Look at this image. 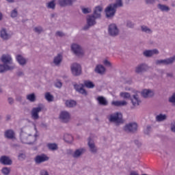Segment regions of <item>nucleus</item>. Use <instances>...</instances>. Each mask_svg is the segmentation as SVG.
Masks as SVG:
<instances>
[{
	"label": "nucleus",
	"mask_w": 175,
	"mask_h": 175,
	"mask_svg": "<svg viewBox=\"0 0 175 175\" xmlns=\"http://www.w3.org/2000/svg\"><path fill=\"white\" fill-rule=\"evenodd\" d=\"M8 102L9 105H13V103H14V99L12 97H9L8 98Z\"/></svg>",
	"instance_id": "bf43d9fd"
},
{
	"label": "nucleus",
	"mask_w": 175,
	"mask_h": 175,
	"mask_svg": "<svg viewBox=\"0 0 175 175\" xmlns=\"http://www.w3.org/2000/svg\"><path fill=\"white\" fill-rule=\"evenodd\" d=\"M97 100L101 106H107L109 105V101L104 96H99L97 97Z\"/></svg>",
	"instance_id": "7c9ffc66"
},
{
	"label": "nucleus",
	"mask_w": 175,
	"mask_h": 175,
	"mask_svg": "<svg viewBox=\"0 0 175 175\" xmlns=\"http://www.w3.org/2000/svg\"><path fill=\"white\" fill-rule=\"evenodd\" d=\"M33 31L36 33H38V35H40V33H42V32L44 31L43 27L42 26H37V27L33 28Z\"/></svg>",
	"instance_id": "79ce46f5"
},
{
	"label": "nucleus",
	"mask_w": 175,
	"mask_h": 175,
	"mask_svg": "<svg viewBox=\"0 0 175 175\" xmlns=\"http://www.w3.org/2000/svg\"><path fill=\"white\" fill-rule=\"evenodd\" d=\"M169 102L175 105V92L169 98Z\"/></svg>",
	"instance_id": "864d4df0"
},
{
	"label": "nucleus",
	"mask_w": 175,
	"mask_h": 175,
	"mask_svg": "<svg viewBox=\"0 0 175 175\" xmlns=\"http://www.w3.org/2000/svg\"><path fill=\"white\" fill-rule=\"evenodd\" d=\"M63 58L64 57L61 53H59L56 56H55L53 60V63L54 64L55 66H61Z\"/></svg>",
	"instance_id": "4be33fe9"
},
{
	"label": "nucleus",
	"mask_w": 175,
	"mask_h": 175,
	"mask_svg": "<svg viewBox=\"0 0 175 175\" xmlns=\"http://www.w3.org/2000/svg\"><path fill=\"white\" fill-rule=\"evenodd\" d=\"M46 146L50 151H57L58 150V145L55 143H49Z\"/></svg>",
	"instance_id": "c9c22d12"
},
{
	"label": "nucleus",
	"mask_w": 175,
	"mask_h": 175,
	"mask_svg": "<svg viewBox=\"0 0 175 175\" xmlns=\"http://www.w3.org/2000/svg\"><path fill=\"white\" fill-rule=\"evenodd\" d=\"M71 73L73 76H80L81 75V66L77 63H73L70 66Z\"/></svg>",
	"instance_id": "9d476101"
},
{
	"label": "nucleus",
	"mask_w": 175,
	"mask_h": 175,
	"mask_svg": "<svg viewBox=\"0 0 175 175\" xmlns=\"http://www.w3.org/2000/svg\"><path fill=\"white\" fill-rule=\"evenodd\" d=\"M108 35L111 38H116L120 35V29L116 23H111L108 26Z\"/></svg>",
	"instance_id": "20e7f679"
},
{
	"label": "nucleus",
	"mask_w": 175,
	"mask_h": 175,
	"mask_svg": "<svg viewBox=\"0 0 175 175\" xmlns=\"http://www.w3.org/2000/svg\"><path fill=\"white\" fill-rule=\"evenodd\" d=\"M144 132L145 135H150L151 133V126L148 125Z\"/></svg>",
	"instance_id": "09e8293b"
},
{
	"label": "nucleus",
	"mask_w": 175,
	"mask_h": 175,
	"mask_svg": "<svg viewBox=\"0 0 175 175\" xmlns=\"http://www.w3.org/2000/svg\"><path fill=\"white\" fill-rule=\"evenodd\" d=\"M77 0H58V3L62 8H66V6H72Z\"/></svg>",
	"instance_id": "aec40b11"
},
{
	"label": "nucleus",
	"mask_w": 175,
	"mask_h": 175,
	"mask_svg": "<svg viewBox=\"0 0 175 175\" xmlns=\"http://www.w3.org/2000/svg\"><path fill=\"white\" fill-rule=\"evenodd\" d=\"M175 62V55L170 57L164 59H157L155 61V65H165L167 66L168 65H173Z\"/></svg>",
	"instance_id": "0eeeda50"
},
{
	"label": "nucleus",
	"mask_w": 175,
	"mask_h": 175,
	"mask_svg": "<svg viewBox=\"0 0 175 175\" xmlns=\"http://www.w3.org/2000/svg\"><path fill=\"white\" fill-rule=\"evenodd\" d=\"M1 62L4 64V65H10L11 66H14L13 64V59L12 58V55L9 54H3L1 57Z\"/></svg>",
	"instance_id": "f8f14e48"
},
{
	"label": "nucleus",
	"mask_w": 175,
	"mask_h": 175,
	"mask_svg": "<svg viewBox=\"0 0 175 175\" xmlns=\"http://www.w3.org/2000/svg\"><path fill=\"white\" fill-rule=\"evenodd\" d=\"M141 31L142 32H144L145 33H152V29H151L150 27L146 25L141 26Z\"/></svg>",
	"instance_id": "e433bc0d"
},
{
	"label": "nucleus",
	"mask_w": 175,
	"mask_h": 175,
	"mask_svg": "<svg viewBox=\"0 0 175 175\" xmlns=\"http://www.w3.org/2000/svg\"><path fill=\"white\" fill-rule=\"evenodd\" d=\"M16 59L21 66H25L28 62V59H25L23 55H16Z\"/></svg>",
	"instance_id": "5701e85b"
},
{
	"label": "nucleus",
	"mask_w": 175,
	"mask_h": 175,
	"mask_svg": "<svg viewBox=\"0 0 175 175\" xmlns=\"http://www.w3.org/2000/svg\"><path fill=\"white\" fill-rule=\"evenodd\" d=\"M167 120V115L159 113L156 116L157 122H163V121H166Z\"/></svg>",
	"instance_id": "2f4dec72"
},
{
	"label": "nucleus",
	"mask_w": 175,
	"mask_h": 175,
	"mask_svg": "<svg viewBox=\"0 0 175 175\" xmlns=\"http://www.w3.org/2000/svg\"><path fill=\"white\" fill-rule=\"evenodd\" d=\"M6 1L8 2V3H14L15 0H5Z\"/></svg>",
	"instance_id": "338daca9"
},
{
	"label": "nucleus",
	"mask_w": 175,
	"mask_h": 175,
	"mask_svg": "<svg viewBox=\"0 0 175 175\" xmlns=\"http://www.w3.org/2000/svg\"><path fill=\"white\" fill-rule=\"evenodd\" d=\"M171 131L175 132V122H173L171 124Z\"/></svg>",
	"instance_id": "680f3d73"
},
{
	"label": "nucleus",
	"mask_w": 175,
	"mask_h": 175,
	"mask_svg": "<svg viewBox=\"0 0 175 175\" xmlns=\"http://www.w3.org/2000/svg\"><path fill=\"white\" fill-rule=\"evenodd\" d=\"M96 19L95 16L93 15H89L87 18V25L83 27V29L85 31H87L90 27H94V25H96Z\"/></svg>",
	"instance_id": "4468645a"
},
{
	"label": "nucleus",
	"mask_w": 175,
	"mask_h": 175,
	"mask_svg": "<svg viewBox=\"0 0 175 175\" xmlns=\"http://www.w3.org/2000/svg\"><path fill=\"white\" fill-rule=\"evenodd\" d=\"M40 175H50V174H49V172H47V170H42L40 172Z\"/></svg>",
	"instance_id": "4d7b16f0"
},
{
	"label": "nucleus",
	"mask_w": 175,
	"mask_h": 175,
	"mask_svg": "<svg viewBox=\"0 0 175 175\" xmlns=\"http://www.w3.org/2000/svg\"><path fill=\"white\" fill-rule=\"evenodd\" d=\"M117 8L111 4H109L105 10V16L107 18H113L116 16Z\"/></svg>",
	"instance_id": "6e6552de"
},
{
	"label": "nucleus",
	"mask_w": 175,
	"mask_h": 175,
	"mask_svg": "<svg viewBox=\"0 0 175 175\" xmlns=\"http://www.w3.org/2000/svg\"><path fill=\"white\" fill-rule=\"evenodd\" d=\"M45 99L48 102H53V100H54V96L51 95V94H50V92H46L45 94Z\"/></svg>",
	"instance_id": "a19ab883"
},
{
	"label": "nucleus",
	"mask_w": 175,
	"mask_h": 175,
	"mask_svg": "<svg viewBox=\"0 0 175 175\" xmlns=\"http://www.w3.org/2000/svg\"><path fill=\"white\" fill-rule=\"evenodd\" d=\"M59 120L63 124H68L70 122V113L68 111H62L59 115Z\"/></svg>",
	"instance_id": "1a4fd4ad"
},
{
	"label": "nucleus",
	"mask_w": 175,
	"mask_h": 175,
	"mask_svg": "<svg viewBox=\"0 0 175 175\" xmlns=\"http://www.w3.org/2000/svg\"><path fill=\"white\" fill-rule=\"evenodd\" d=\"M130 175H139V173L136 172V171H132Z\"/></svg>",
	"instance_id": "0e129e2a"
},
{
	"label": "nucleus",
	"mask_w": 175,
	"mask_h": 175,
	"mask_svg": "<svg viewBox=\"0 0 175 175\" xmlns=\"http://www.w3.org/2000/svg\"><path fill=\"white\" fill-rule=\"evenodd\" d=\"M111 4L116 9H117L118 8H122V6H124V3H122V0H116V2L114 3Z\"/></svg>",
	"instance_id": "4c0bfd02"
},
{
	"label": "nucleus",
	"mask_w": 175,
	"mask_h": 175,
	"mask_svg": "<svg viewBox=\"0 0 175 175\" xmlns=\"http://www.w3.org/2000/svg\"><path fill=\"white\" fill-rule=\"evenodd\" d=\"M141 95L143 96V98H145V99H148L149 98H152V96L155 95V93H154V90L150 89H144L142 91Z\"/></svg>",
	"instance_id": "6ab92c4d"
},
{
	"label": "nucleus",
	"mask_w": 175,
	"mask_h": 175,
	"mask_svg": "<svg viewBox=\"0 0 175 175\" xmlns=\"http://www.w3.org/2000/svg\"><path fill=\"white\" fill-rule=\"evenodd\" d=\"M122 129L126 133H136L137 132V123L130 122L126 124L123 126Z\"/></svg>",
	"instance_id": "39448f33"
},
{
	"label": "nucleus",
	"mask_w": 175,
	"mask_h": 175,
	"mask_svg": "<svg viewBox=\"0 0 175 175\" xmlns=\"http://www.w3.org/2000/svg\"><path fill=\"white\" fill-rule=\"evenodd\" d=\"M27 158V156L24 153H20L18 156V159L19 161H24Z\"/></svg>",
	"instance_id": "603ef678"
},
{
	"label": "nucleus",
	"mask_w": 175,
	"mask_h": 175,
	"mask_svg": "<svg viewBox=\"0 0 175 175\" xmlns=\"http://www.w3.org/2000/svg\"><path fill=\"white\" fill-rule=\"evenodd\" d=\"M65 105L66 107L73 108L76 107L77 103L75 100H66Z\"/></svg>",
	"instance_id": "473e14b6"
},
{
	"label": "nucleus",
	"mask_w": 175,
	"mask_h": 175,
	"mask_svg": "<svg viewBox=\"0 0 175 175\" xmlns=\"http://www.w3.org/2000/svg\"><path fill=\"white\" fill-rule=\"evenodd\" d=\"M55 85L57 87V88H61V87H62V82L57 81L55 83Z\"/></svg>",
	"instance_id": "052dcab7"
},
{
	"label": "nucleus",
	"mask_w": 175,
	"mask_h": 175,
	"mask_svg": "<svg viewBox=\"0 0 175 175\" xmlns=\"http://www.w3.org/2000/svg\"><path fill=\"white\" fill-rule=\"evenodd\" d=\"M95 73L98 75H105L106 73V68L102 64H98L94 68Z\"/></svg>",
	"instance_id": "cd10ccee"
},
{
	"label": "nucleus",
	"mask_w": 175,
	"mask_h": 175,
	"mask_svg": "<svg viewBox=\"0 0 175 175\" xmlns=\"http://www.w3.org/2000/svg\"><path fill=\"white\" fill-rule=\"evenodd\" d=\"M16 68V66H10L6 64H0V73H5L8 70H13Z\"/></svg>",
	"instance_id": "393cba45"
},
{
	"label": "nucleus",
	"mask_w": 175,
	"mask_h": 175,
	"mask_svg": "<svg viewBox=\"0 0 175 175\" xmlns=\"http://www.w3.org/2000/svg\"><path fill=\"white\" fill-rule=\"evenodd\" d=\"M81 10L83 14H88L89 13H91L92 12V10H91V8H83L81 9Z\"/></svg>",
	"instance_id": "de8ad7c7"
},
{
	"label": "nucleus",
	"mask_w": 175,
	"mask_h": 175,
	"mask_svg": "<svg viewBox=\"0 0 175 175\" xmlns=\"http://www.w3.org/2000/svg\"><path fill=\"white\" fill-rule=\"evenodd\" d=\"M0 163L4 166H10L13 165V161H12L10 157L3 155L0 157Z\"/></svg>",
	"instance_id": "2eb2a0df"
},
{
	"label": "nucleus",
	"mask_w": 175,
	"mask_h": 175,
	"mask_svg": "<svg viewBox=\"0 0 175 175\" xmlns=\"http://www.w3.org/2000/svg\"><path fill=\"white\" fill-rule=\"evenodd\" d=\"M157 8L160 12H162L163 13H169V12H170V7L166 4L159 3L157 5Z\"/></svg>",
	"instance_id": "412c9836"
},
{
	"label": "nucleus",
	"mask_w": 175,
	"mask_h": 175,
	"mask_svg": "<svg viewBox=\"0 0 175 175\" xmlns=\"http://www.w3.org/2000/svg\"><path fill=\"white\" fill-rule=\"evenodd\" d=\"M43 109H44L43 104H39L38 107H33L31 111V118L33 120H39V113L42 111Z\"/></svg>",
	"instance_id": "423d86ee"
},
{
	"label": "nucleus",
	"mask_w": 175,
	"mask_h": 175,
	"mask_svg": "<svg viewBox=\"0 0 175 175\" xmlns=\"http://www.w3.org/2000/svg\"><path fill=\"white\" fill-rule=\"evenodd\" d=\"M120 96L124 98V99H131V98H132V96H131V94L128 92H121Z\"/></svg>",
	"instance_id": "37998d69"
},
{
	"label": "nucleus",
	"mask_w": 175,
	"mask_h": 175,
	"mask_svg": "<svg viewBox=\"0 0 175 175\" xmlns=\"http://www.w3.org/2000/svg\"><path fill=\"white\" fill-rule=\"evenodd\" d=\"M103 64H104V65H105V66L111 68V63L110 62H109L108 60H104Z\"/></svg>",
	"instance_id": "5fc2aeb1"
},
{
	"label": "nucleus",
	"mask_w": 175,
	"mask_h": 175,
	"mask_svg": "<svg viewBox=\"0 0 175 175\" xmlns=\"http://www.w3.org/2000/svg\"><path fill=\"white\" fill-rule=\"evenodd\" d=\"M50 158L47 157L46 154H42L36 156L34 158V162L36 165H40V163H43L44 162H47Z\"/></svg>",
	"instance_id": "ddd939ff"
},
{
	"label": "nucleus",
	"mask_w": 175,
	"mask_h": 175,
	"mask_svg": "<svg viewBox=\"0 0 175 175\" xmlns=\"http://www.w3.org/2000/svg\"><path fill=\"white\" fill-rule=\"evenodd\" d=\"M88 146L89 151L90 152H91V154L98 153V148L96 147V145H95V142H94V141L91 139V138L88 139Z\"/></svg>",
	"instance_id": "dca6fc26"
},
{
	"label": "nucleus",
	"mask_w": 175,
	"mask_h": 175,
	"mask_svg": "<svg viewBox=\"0 0 175 175\" xmlns=\"http://www.w3.org/2000/svg\"><path fill=\"white\" fill-rule=\"evenodd\" d=\"M48 9H55V1L53 0L47 3Z\"/></svg>",
	"instance_id": "49530a36"
},
{
	"label": "nucleus",
	"mask_w": 175,
	"mask_h": 175,
	"mask_svg": "<svg viewBox=\"0 0 175 175\" xmlns=\"http://www.w3.org/2000/svg\"><path fill=\"white\" fill-rule=\"evenodd\" d=\"M0 36L1 39L3 40H9L10 38H12V36H10L8 33V31L6 30L5 28H1L0 31Z\"/></svg>",
	"instance_id": "bb28decb"
},
{
	"label": "nucleus",
	"mask_w": 175,
	"mask_h": 175,
	"mask_svg": "<svg viewBox=\"0 0 175 175\" xmlns=\"http://www.w3.org/2000/svg\"><path fill=\"white\" fill-rule=\"evenodd\" d=\"M126 25V27H127L128 28H134V27H135V23H133V22H132V21H127Z\"/></svg>",
	"instance_id": "3c124183"
},
{
	"label": "nucleus",
	"mask_w": 175,
	"mask_h": 175,
	"mask_svg": "<svg viewBox=\"0 0 175 175\" xmlns=\"http://www.w3.org/2000/svg\"><path fill=\"white\" fill-rule=\"evenodd\" d=\"M1 172L4 174V175H9L10 174V168L8 167H4L1 169Z\"/></svg>",
	"instance_id": "a18cd8bd"
},
{
	"label": "nucleus",
	"mask_w": 175,
	"mask_h": 175,
	"mask_svg": "<svg viewBox=\"0 0 175 175\" xmlns=\"http://www.w3.org/2000/svg\"><path fill=\"white\" fill-rule=\"evenodd\" d=\"M26 99L29 100V102L33 103V102H36V95H35V93L27 94L26 96Z\"/></svg>",
	"instance_id": "f704fd0d"
},
{
	"label": "nucleus",
	"mask_w": 175,
	"mask_h": 175,
	"mask_svg": "<svg viewBox=\"0 0 175 175\" xmlns=\"http://www.w3.org/2000/svg\"><path fill=\"white\" fill-rule=\"evenodd\" d=\"M86 150L85 148H81L75 150L74 153L72 154L73 158H80L83 154L85 152Z\"/></svg>",
	"instance_id": "c85d7f7f"
},
{
	"label": "nucleus",
	"mask_w": 175,
	"mask_h": 175,
	"mask_svg": "<svg viewBox=\"0 0 175 175\" xmlns=\"http://www.w3.org/2000/svg\"><path fill=\"white\" fill-rule=\"evenodd\" d=\"M4 137H5V139H10L11 140L13 139H16V133H14V131H13L12 129L6 130L4 132Z\"/></svg>",
	"instance_id": "b1692460"
},
{
	"label": "nucleus",
	"mask_w": 175,
	"mask_h": 175,
	"mask_svg": "<svg viewBox=\"0 0 175 175\" xmlns=\"http://www.w3.org/2000/svg\"><path fill=\"white\" fill-rule=\"evenodd\" d=\"M84 85L86 88H95V84L91 81H84Z\"/></svg>",
	"instance_id": "ea45409f"
},
{
	"label": "nucleus",
	"mask_w": 175,
	"mask_h": 175,
	"mask_svg": "<svg viewBox=\"0 0 175 175\" xmlns=\"http://www.w3.org/2000/svg\"><path fill=\"white\" fill-rule=\"evenodd\" d=\"M111 105L113 106H117L118 107H120L122 106H126L128 103L125 100H117V101H112Z\"/></svg>",
	"instance_id": "72a5a7b5"
},
{
	"label": "nucleus",
	"mask_w": 175,
	"mask_h": 175,
	"mask_svg": "<svg viewBox=\"0 0 175 175\" xmlns=\"http://www.w3.org/2000/svg\"><path fill=\"white\" fill-rule=\"evenodd\" d=\"M130 100L133 107H137V106H140V103H142V100L137 94H133L130 98Z\"/></svg>",
	"instance_id": "f3484780"
},
{
	"label": "nucleus",
	"mask_w": 175,
	"mask_h": 175,
	"mask_svg": "<svg viewBox=\"0 0 175 175\" xmlns=\"http://www.w3.org/2000/svg\"><path fill=\"white\" fill-rule=\"evenodd\" d=\"M71 51L76 57H83L84 55V51L81 45L77 43H72L70 45Z\"/></svg>",
	"instance_id": "f03ea898"
},
{
	"label": "nucleus",
	"mask_w": 175,
	"mask_h": 175,
	"mask_svg": "<svg viewBox=\"0 0 175 175\" xmlns=\"http://www.w3.org/2000/svg\"><path fill=\"white\" fill-rule=\"evenodd\" d=\"M64 139L66 143H72L73 142V136L70 134H65Z\"/></svg>",
	"instance_id": "58836bf2"
},
{
	"label": "nucleus",
	"mask_w": 175,
	"mask_h": 175,
	"mask_svg": "<svg viewBox=\"0 0 175 175\" xmlns=\"http://www.w3.org/2000/svg\"><path fill=\"white\" fill-rule=\"evenodd\" d=\"M166 75L167 77H173V73L172 72H167Z\"/></svg>",
	"instance_id": "69168bd1"
},
{
	"label": "nucleus",
	"mask_w": 175,
	"mask_h": 175,
	"mask_svg": "<svg viewBox=\"0 0 175 175\" xmlns=\"http://www.w3.org/2000/svg\"><path fill=\"white\" fill-rule=\"evenodd\" d=\"M10 16L12 18H16V17L18 16V11L17 10V8H14L13 10L11 11Z\"/></svg>",
	"instance_id": "c03bdc74"
},
{
	"label": "nucleus",
	"mask_w": 175,
	"mask_h": 175,
	"mask_svg": "<svg viewBox=\"0 0 175 175\" xmlns=\"http://www.w3.org/2000/svg\"><path fill=\"white\" fill-rule=\"evenodd\" d=\"M56 36H59V38H63V36H65V33L62 31H57L55 33Z\"/></svg>",
	"instance_id": "6e6d98bb"
},
{
	"label": "nucleus",
	"mask_w": 175,
	"mask_h": 175,
	"mask_svg": "<svg viewBox=\"0 0 175 175\" xmlns=\"http://www.w3.org/2000/svg\"><path fill=\"white\" fill-rule=\"evenodd\" d=\"M16 100H17V102H23V97L21 96H18L16 98Z\"/></svg>",
	"instance_id": "e2e57ef3"
},
{
	"label": "nucleus",
	"mask_w": 175,
	"mask_h": 175,
	"mask_svg": "<svg viewBox=\"0 0 175 175\" xmlns=\"http://www.w3.org/2000/svg\"><path fill=\"white\" fill-rule=\"evenodd\" d=\"M16 76H18V77H21L24 76V72H23L21 70L17 71Z\"/></svg>",
	"instance_id": "13d9d810"
},
{
	"label": "nucleus",
	"mask_w": 175,
	"mask_h": 175,
	"mask_svg": "<svg viewBox=\"0 0 175 175\" xmlns=\"http://www.w3.org/2000/svg\"><path fill=\"white\" fill-rule=\"evenodd\" d=\"M103 10V8L100 5L96 6L94 9L93 14H92V16H94V17H95L96 18H100L101 13Z\"/></svg>",
	"instance_id": "a878e982"
},
{
	"label": "nucleus",
	"mask_w": 175,
	"mask_h": 175,
	"mask_svg": "<svg viewBox=\"0 0 175 175\" xmlns=\"http://www.w3.org/2000/svg\"><path fill=\"white\" fill-rule=\"evenodd\" d=\"M108 121L111 124H114L116 126H120L124 124V119L122 118V113L121 112H115L107 116Z\"/></svg>",
	"instance_id": "f257e3e1"
},
{
	"label": "nucleus",
	"mask_w": 175,
	"mask_h": 175,
	"mask_svg": "<svg viewBox=\"0 0 175 175\" xmlns=\"http://www.w3.org/2000/svg\"><path fill=\"white\" fill-rule=\"evenodd\" d=\"M37 136V135H34V136L29 135V138L33 140L28 139V134L27 133L22 132L21 133V140L24 144H33L34 142H36Z\"/></svg>",
	"instance_id": "7ed1b4c3"
},
{
	"label": "nucleus",
	"mask_w": 175,
	"mask_h": 175,
	"mask_svg": "<svg viewBox=\"0 0 175 175\" xmlns=\"http://www.w3.org/2000/svg\"><path fill=\"white\" fill-rule=\"evenodd\" d=\"M149 69H150V67H148V65H147V64L142 63L138 64L135 67V72L137 75H140L142 73H144V72H147V70H148Z\"/></svg>",
	"instance_id": "9b49d317"
},
{
	"label": "nucleus",
	"mask_w": 175,
	"mask_h": 175,
	"mask_svg": "<svg viewBox=\"0 0 175 175\" xmlns=\"http://www.w3.org/2000/svg\"><path fill=\"white\" fill-rule=\"evenodd\" d=\"M74 88L77 92H79V94H82V95H87V92L84 88H83V85L75 84Z\"/></svg>",
	"instance_id": "c756f323"
},
{
	"label": "nucleus",
	"mask_w": 175,
	"mask_h": 175,
	"mask_svg": "<svg viewBox=\"0 0 175 175\" xmlns=\"http://www.w3.org/2000/svg\"><path fill=\"white\" fill-rule=\"evenodd\" d=\"M171 6H172V8H175V1H172L171 3Z\"/></svg>",
	"instance_id": "774afa93"
},
{
	"label": "nucleus",
	"mask_w": 175,
	"mask_h": 175,
	"mask_svg": "<svg viewBox=\"0 0 175 175\" xmlns=\"http://www.w3.org/2000/svg\"><path fill=\"white\" fill-rule=\"evenodd\" d=\"M159 54V51L157 49L152 50H146L143 52L144 57L146 58H151L153 55H158Z\"/></svg>",
	"instance_id": "a211bd4d"
},
{
	"label": "nucleus",
	"mask_w": 175,
	"mask_h": 175,
	"mask_svg": "<svg viewBox=\"0 0 175 175\" xmlns=\"http://www.w3.org/2000/svg\"><path fill=\"white\" fill-rule=\"evenodd\" d=\"M146 5H155L157 0H144Z\"/></svg>",
	"instance_id": "8fccbe9b"
}]
</instances>
